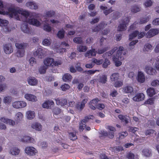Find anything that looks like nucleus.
Here are the masks:
<instances>
[{"instance_id":"1","label":"nucleus","mask_w":159,"mask_h":159,"mask_svg":"<svg viewBox=\"0 0 159 159\" xmlns=\"http://www.w3.org/2000/svg\"><path fill=\"white\" fill-rule=\"evenodd\" d=\"M0 14L8 15L10 17L14 18L17 20H22L36 26L40 25L37 18L38 15L35 13H31L28 10L19 7H8L3 5V2L1 0H0Z\"/></svg>"},{"instance_id":"2","label":"nucleus","mask_w":159,"mask_h":159,"mask_svg":"<svg viewBox=\"0 0 159 159\" xmlns=\"http://www.w3.org/2000/svg\"><path fill=\"white\" fill-rule=\"evenodd\" d=\"M130 20V18L129 17H125L121 20V22L118 26L117 30L122 31L125 30L127 29V26Z\"/></svg>"},{"instance_id":"3","label":"nucleus","mask_w":159,"mask_h":159,"mask_svg":"<svg viewBox=\"0 0 159 159\" xmlns=\"http://www.w3.org/2000/svg\"><path fill=\"white\" fill-rule=\"evenodd\" d=\"M53 59L50 58H47L44 61L45 66H43L40 69V74H44L45 73L47 68V66H53Z\"/></svg>"},{"instance_id":"4","label":"nucleus","mask_w":159,"mask_h":159,"mask_svg":"<svg viewBox=\"0 0 159 159\" xmlns=\"http://www.w3.org/2000/svg\"><path fill=\"white\" fill-rule=\"evenodd\" d=\"M8 21L6 20L0 19V26L2 27V31L7 33L11 31L10 28L8 25Z\"/></svg>"},{"instance_id":"5","label":"nucleus","mask_w":159,"mask_h":159,"mask_svg":"<svg viewBox=\"0 0 159 159\" xmlns=\"http://www.w3.org/2000/svg\"><path fill=\"white\" fill-rule=\"evenodd\" d=\"M12 105L14 108L18 109L25 107L27 103L26 102L23 101H15L12 103Z\"/></svg>"},{"instance_id":"6","label":"nucleus","mask_w":159,"mask_h":159,"mask_svg":"<svg viewBox=\"0 0 159 159\" xmlns=\"http://www.w3.org/2000/svg\"><path fill=\"white\" fill-rule=\"evenodd\" d=\"M25 152L29 156H34L38 153V151L34 147L27 146L25 148Z\"/></svg>"},{"instance_id":"7","label":"nucleus","mask_w":159,"mask_h":159,"mask_svg":"<svg viewBox=\"0 0 159 159\" xmlns=\"http://www.w3.org/2000/svg\"><path fill=\"white\" fill-rule=\"evenodd\" d=\"M3 49L4 53L7 54L11 53L13 51V47L11 43H8L3 45Z\"/></svg>"},{"instance_id":"8","label":"nucleus","mask_w":159,"mask_h":159,"mask_svg":"<svg viewBox=\"0 0 159 159\" xmlns=\"http://www.w3.org/2000/svg\"><path fill=\"white\" fill-rule=\"evenodd\" d=\"M159 33V29H151L146 34V36L147 38H150Z\"/></svg>"},{"instance_id":"9","label":"nucleus","mask_w":159,"mask_h":159,"mask_svg":"<svg viewBox=\"0 0 159 159\" xmlns=\"http://www.w3.org/2000/svg\"><path fill=\"white\" fill-rule=\"evenodd\" d=\"M142 9L140 5L137 4H135L131 6L130 8L131 13L133 14L141 11Z\"/></svg>"},{"instance_id":"10","label":"nucleus","mask_w":159,"mask_h":159,"mask_svg":"<svg viewBox=\"0 0 159 159\" xmlns=\"http://www.w3.org/2000/svg\"><path fill=\"white\" fill-rule=\"evenodd\" d=\"M24 98L27 101L32 102H36L37 101V98L35 96L29 93H26L24 96Z\"/></svg>"},{"instance_id":"11","label":"nucleus","mask_w":159,"mask_h":159,"mask_svg":"<svg viewBox=\"0 0 159 159\" xmlns=\"http://www.w3.org/2000/svg\"><path fill=\"white\" fill-rule=\"evenodd\" d=\"M0 120L2 122L12 126L15 125V121L5 117L1 118Z\"/></svg>"},{"instance_id":"12","label":"nucleus","mask_w":159,"mask_h":159,"mask_svg":"<svg viewBox=\"0 0 159 159\" xmlns=\"http://www.w3.org/2000/svg\"><path fill=\"white\" fill-rule=\"evenodd\" d=\"M20 139L22 142L25 143H33L34 141L33 138L25 135L21 136Z\"/></svg>"},{"instance_id":"13","label":"nucleus","mask_w":159,"mask_h":159,"mask_svg":"<svg viewBox=\"0 0 159 159\" xmlns=\"http://www.w3.org/2000/svg\"><path fill=\"white\" fill-rule=\"evenodd\" d=\"M145 71L150 75H154L157 73L156 70L151 66H146L144 68Z\"/></svg>"},{"instance_id":"14","label":"nucleus","mask_w":159,"mask_h":159,"mask_svg":"<svg viewBox=\"0 0 159 159\" xmlns=\"http://www.w3.org/2000/svg\"><path fill=\"white\" fill-rule=\"evenodd\" d=\"M28 84L31 86H36L38 83L37 80L34 77H29L27 79Z\"/></svg>"},{"instance_id":"15","label":"nucleus","mask_w":159,"mask_h":159,"mask_svg":"<svg viewBox=\"0 0 159 159\" xmlns=\"http://www.w3.org/2000/svg\"><path fill=\"white\" fill-rule=\"evenodd\" d=\"M20 151V150L18 148L13 147L10 148L9 153L12 155L17 156L19 154Z\"/></svg>"},{"instance_id":"16","label":"nucleus","mask_w":159,"mask_h":159,"mask_svg":"<svg viewBox=\"0 0 159 159\" xmlns=\"http://www.w3.org/2000/svg\"><path fill=\"white\" fill-rule=\"evenodd\" d=\"M25 6L31 9H36L38 8L37 4L33 1L27 2L25 4Z\"/></svg>"},{"instance_id":"17","label":"nucleus","mask_w":159,"mask_h":159,"mask_svg":"<svg viewBox=\"0 0 159 159\" xmlns=\"http://www.w3.org/2000/svg\"><path fill=\"white\" fill-rule=\"evenodd\" d=\"M54 102L52 101L48 100L46 101L42 105V107L45 108L51 109L52 107L54 105Z\"/></svg>"},{"instance_id":"18","label":"nucleus","mask_w":159,"mask_h":159,"mask_svg":"<svg viewBox=\"0 0 159 159\" xmlns=\"http://www.w3.org/2000/svg\"><path fill=\"white\" fill-rule=\"evenodd\" d=\"M56 101L57 105H60L61 106H64L66 105L67 103V101L66 98L59 99V98L55 99Z\"/></svg>"},{"instance_id":"19","label":"nucleus","mask_w":159,"mask_h":159,"mask_svg":"<svg viewBox=\"0 0 159 159\" xmlns=\"http://www.w3.org/2000/svg\"><path fill=\"white\" fill-rule=\"evenodd\" d=\"M25 116L27 119L29 120H32L35 116V112L31 110L28 111L26 112Z\"/></svg>"},{"instance_id":"20","label":"nucleus","mask_w":159,"mask_h":159,"mask_svg":"<svg viewBox=\"0 0 159 159\" xmlns=\"http://www.w3.org/2000/svg\"><path fill=\"white\" fill-rule=\"evenodd\" d=\"M144 95L143 93H139L137 94L133 98V99L135 101H141L144 100Z\"/></svg>"},{"instance_id":"21","label":"nucleus","mask_w":159,"mask_h":159,"mask_svg":"<svg viewBox=\"0 0 159 159\" xmlns=\"http://www.w3.org/2000/svg\"><path fill=\"white\" fill-rule=\"evenodd\" d=\"M87 102L86 99H84L81 103L78 102L76 105V108L78 110L81 111L85 106V104Z\"/></svg>"},{"instance_id":"22","label":"nucleus","mask_w":159,"mask_h":159,"mask_svg":"<svg viewBox=\"0 0 159 159\" xmlns=\"http://www.w3.org/2000/svg\"><path fill=\"white\" fill-rule=\"evenodd\" d=\"M15 46L18 49H23L24 50L25 48L27 46V44L25 43H21V42H15Z\"/></svg>"},{"instance_id":"23","label":"nucleus","mask_w":159,"mask_h":159,"mask_svg":"<svg viewBox=\"0 0 159 159\" xmlns=\"http://www.w3.org/2000/svg\"><path fill=\"white\" fill-rule=\"evenodd\" d=\"M118 117L122 122H125V124L129 123L130 120V118L127 116L120 115L118 116Z\"/></svg>"},{"instance_id":"24","label":"nucleus","mask_w":159,"mask_h":159,"mask_svg":"<svg viewBox=\"0 0 159 159\" xmlns=\"http://www.w3.org/2000/svg\"><path fill=\"white\" fill-rule=\"evenodd\" d=\"M111 15L112 19L115 20L119 18L121 16L122 14L120 12L116 11L112 13Z\"/></svg>"},{"instance_id":"25","label":"nucleus","mask_w":159,"mask_h":159,"mask_svg":"<svg viewBox=\"0 0 159 159\" xmlns=\"http://www.w3.org/2000/svg\"><path fill=\"white\" fill-rule=\"evenodd\" d=\"M21 29L23 32L26 33H29L30 30V29L28 26L27 23L22 25Z\"/></svg>"},{"instance_id":"26","label":"nucleus","mask_w":159,"mask_h":159,"mask_svg":"<svg viewBox=\"0 0 159 159\" xmlns=\"http://www.w3.org/2000/svg\"><path fill=\"white\" fill-rule=\"evenodd\" d=\"M145 80V78L143 73L142 72H139L138 75V81L141 83H143Z\"/></svg>"},{"instance_id":"27","label":"nucleus","mask_w":159,"mask_h":159,"mask_svg":"<svg viewBox=\"0 0 159 159\" xmlns=\"http://www.w3.org/2000/svg\"><path fill=\"white\" fill-rule=\"evenodd\" d=\"M142 153L144 156L147 157H149L152 155L151 150L147 148H144L142 150Z\"/></svg>"},{"instance_id":"28","label":"nucleus","mask_w":159,"mask_h":159,"mask_svg":"<svg viewBox=\"0 0 159 159\" xmlns=\"http://www.w3.org/2000/svg\"><path fill=\"white\" fill-rule=\"evenodd\" d=\"M94 118V116L92 115H89L86 116L84 117V119L82 120L80 124L85 125V124H84V123H86L89 121V120L93 119Z\"/></svg>"},{"instance_id":"29","label":"nucleus","mask_w":159,"mask_h":159,"mask_svg":"<svg viewBox=\"0 0 159 159\" xmlns=\"http://www.w3.org/2000/svg\"><path fill=\"white\" fill-rule=\"evenodd\" d=\"M96 52L95 50L94 49H93L92 50H90L87 52L85 54V56L86 57H88L89 58H90L91 56H95Z\"/></svg>"},{"instance_id":"30","label":"nucleus","mask_w":159,"mask_h":159,"mask_svg":"<svg viewBox=\"0 0 159 159\" xmlns=\"http://www.w3.org/2000/svg\"><path fill=\"white\" fill-rule=\"evenodd\" d=\"M124 48L122 47H120L119 48V50L117 52V54L116 57H118V59L120 60H123L124 59V57H121V55L122 56V51L123 50Z\"/></svg>"},{"instance_id":"31","label":"nucleus","mask_w":159,"mask_h":159,"mask_svg":"<svg viewBox=\"0 0 159 159\" xmlns=\"http://www.w3.org/2000/svg\"><path fill=\"white\" fill-rule=\"evenodd\" d=\"M12 101V97L9 95L4 96L3 98V102L6 104H8Z\"/></svg>"},{"instance_id":"32","label":"nucleus","mask_w":159,"mask_h":159,"mask_svg":"<svg viewBox=\"0 0 159 159\" xmlns=\"http://www.w3.org/2000/svg\"><path fill=\"white\" fill-rule=\"evenodd\" d=\"M123 92L126 93H131L133 92V88L129 85H127L123 89Z\"/></svg>"},{"instance_id":"33","label":"nucleus","mask_w":159,"mask_h":159,"mask_svg":"<svg viewBox=\"0 0 159 159\" xmlns=\"http://www.w3.org/2000/svg\"><path fill=\"white\" fill-rule=\"evenodd\" d=\"M72 79V76L68 73H66L62 77V79L64 82L70 81Z\"/></svg>"},{"instance_id":"34","label":"nucleus","mask_w":159,"mask_h":159,"mask_svg":"<svg viewBox=\"0 0 159 159\" xmlns=\"http://www.w3.org/2000/svg\"><path fill=\"white\" fill-rule=\"evenodd\" d=\"M23 117V114L20 112H18L15 115V120L16 121L19 122L21 121Z\"/></svg>"},{"instance_id":"35","label":"nucleus","mask_w":159,"mask_h":159,"mask_svg":"<svg viewBox=\"0 0 159 159\" xmlns=\"http://www.w3.org/2000/svg\"><path fill=\"white\" fill-rule=\"evenodd\" d=\"M65 32V31L63 29H62L58 31L57 35L59 39H62L64 37Z\"/></svg>"},{"instance_id":"36","label":"nucleus","mask_w":159,"mask_h":159,"mask_svg":"<svg viewBox=\"0 0 159 159\" xmlns=\"http://www.w3.org/2000/svg\"><path fill=\"white\" fill-rule=\"evenodd\" d=\"M24 50L18 49L15 54V55L18 57H21L24 56Z\"/></svg>"},{"instance_id":"37","label":"nucleus","mask_w":159,"mask_h":159,"mask_svg":"<svg viewBox=\"0 0 159 159\" xmlns=\"http://www.w3.org/2000/svg\"><path fill=\"white\" fill-rule=\"evenodd\" d=\"M117 57L118 58L115 56L113 57V60L115 63V65L116 66L118 67L121 65L122 63L120 61H119L120 60V59H118V57Z\"/></svg>"},{"instance_id":"38","label":"nucleus","mask_w":159,"mask_h":159,"mask_svg":"<svg viewBox=\"0 0 159 159\" xmlns=\"http://www.w3.org/2000/svg\"><path fill=\"white\" fill-rule=\"evenodd\" d=\"M119 77V74L118 73H113L110 76L111 81H114L118 80Z\"/></svg>"},{"instance_id":"39","label":"nucleus","mask_w":159,"mask_h":159,"mask_svg":"<svg viewBox=\"0 0 159 159\" xmlns=\"http://www.w3.org/2000/svg\"><path fill=\"white\" fill-rule=\"evenodd\" d=\"M150 19L149 16H145L144 17H142L140 18L139 23L143 24L149 21Z\"/></svg>"},{"instance_id":"40","label":"nucleus","mask_w":159,"mask_h":159,"mask_svg":"<svg viewBox=\"0 0 159 159\" xmlns=\"http://www.w3.org/2000/svg\"><path fill=\"white\" fill-rule=\"evenodd\" d=\"M148 95L150 97H152L155 94V90L153 88H150L148 89L147 91Z\"/></svg>"},{"instance_id":"41","label":"nucleus","mask_w":159,"mask_h":159,"mask_svg":"<svg viewBox=\"0 0 159 159\" xmlns=\"http://www.w3.org/2000/svg\"><path fill=\"white\" fill-rule=\"evenodd\" d=\"M7 89V86L5 83L0 84V93L4 92Z\"/></svg>"},{"instance_id":"42","label":"nucleus","mask_w":159,"mask_h":159,"mask_svg":"<svg viewBox=\"0 0 159 159\" xmlns=\"http://www.w3.org/2000/svg\"><path fill=\"white\" fill-rule=\"evenodd\" d=\"M77 50L80 52H85L87 49V47L86 46L79 45L77 46Z\"/></svg>"},{"instance_id":"43","label":"nucleus","mask_w":159,"mask_h":159,"mask_svg":"<svg viewBox=\"0 0 159 159\" xmlns=\"http://www.w3.org/2000/svg\"><path fill=\"white\" fill-rule=\"evenodd\" d=\"M43 44L44 46H48L51 43V40L49 38L44 39L43 41Z\"/></svg>"},{"instance_id":"44","label":"nucleus","mask_w":159,"mask_h":159,"mask_svg":"<svg viewBox=\"0 0 159 159\" xmlns=\"http://www.w3.org/2000/svg\"><path fill=\"white\" fill-rule=\"evenodd\" d=\"M107 81V77L106 75H103L100 77L99 82L103 84H105Z\"/></svg>"},{"instance_id":"45","label":"nucleus","mask_w":159,"mask_h":159,"mask_svg":"<svg viewBox=\"0 0 159 159\" xmlns=\"http://www.w3.org/2000/svg\"><path fill=\"white\" fill-rule=\"evenodd\" d=\"M31 127L36 130L39 131V123L38 122H34L31 126Z\"/></svg>"},{"instance_id":"46","label":"nucleus","mask_w":159,"mask_h":159,"mask_svg":"<svg viewBox=\"0 0 159 159\" xmlns=\"http://www.w3.org/2000/svg\"><path fill=\"white\" fill-rule=\"evenodd\" d=\"M109 49V48L108 46L105 47L102 49H99L97 53L99 54H102L108 50Z\"/></svg>"},{"instance_id":"47","label":"nucleus","mask_w":159,"mask_h":159,"mask_svg":"<svg viewBox=\"0 0 159 159\" xmlns=\"http://www.w3.org/2000/svg\"><path fill=\"white\" fill-rule=\"evenodd\" d=\"M139 34V32L137 31L134 32L133 33L129 35V40H132L134 38L136 37Z\"/></svg>"},{"instance_id":"48","label":"nucleus","mask_w":159,"mask_h":159,"mask_svg":"<svg viewBox=\"0 0 159 159\" xmlns=\"http://www.w3.org/2000/svg\"><path fill=\"white\" fill-rule=\"evenodd\" d=\"M152 46L150 44H147L145 45L143 48V51L144 52H148L150 50H152Z\"/></svg>"},{"instance_id":"49","label":"nucleus","mask_w":159,"mask_h":159,"mask_svg":"<svg viewBox=\"0 0 159 159\" xmlns=\"http://www.w3.org/2000/svg\"><path fill=\"white\" fill-rule=\"evenodd\" d=\"M110 64V62L109 60L107 58H105L102 64V67L104 68H106Z\"/></svg>"},{"instance_id":"50","label":"nucleus","mask_w":159,"mask_h":159,"mask_svg":"<svg viewBox=\"0 0 159 159\" xmlns=\"http://www.w3.org/2000/svg\"><path fill=\"white\" fill-rule=\"evenodd\" d=\"M73 41L77 44H81L83 43L82 38L80 37L75 38L73 39Z\"/></svg>"},{"instance_id":"51","label":"nucleus","mask_w":159,"mask_h":159,"mask_svg":"<svg viewBox=\"0 0 159 159\" xmlns=\"http://www.w3.org/2000/svg\"><path fill=\"white\" fill-rule=\"evenodd\" d=\"M43 29L48 32L51 31V27L48 24H44L43 27Z\"/></svg>"},{"instance_id":"52","label":"nucleus","mask_w":159,"mask_h":159,"mask_svg":"<svg viewBox=\"0 0 159 159\" xmlns=\"http://www.w3.org/2000/svg\"><path fill=\"white\" fill-rule=\"evenodd\" d=\"M103 62V60H98L94 58L92 62L96 63L98 65H100L102 64Z\"/></svg>"},{"instance_id":"53","label":"nucleus","mask_w":159,"mask_h":159,"mask_svg":"<svg viewBox=\"0 0 159 159\" xmlns=\"http://www.w3.org/2000/svg\"><path fill=\"white\" fill-rule=\"evenodd\" d=\"M154 99L153 98H150L145 101L144 103L145 104H153L154 103Z\"/></svg>"},{"instance_id":"54","label":"nucleus","mask_w":159,"mask_h":159,"mask_svg":"<svg viewBox=\"0 0 159 159\" xmlns=\"http://www.w3.org/2000/svg\"><path fill=\"white\" fill-rule=\"evenodd\" d=\"M52 112L55 114L57 115L61 113V109L58 107H56L52 109Z\"/></svg>"},{"instance_id":"55","label":"nucleus","mask_w":159,"mask_h":159,"mask_svg":"<svg viewBox=\"0 0 159 159\" xmlns=\"http://www.w3.org/2000/svg\"><path fill=\"white\" fill-rule=\"evenodd\" d=\"M70 88V86L68 84H65L61 87V89L63 91H66V90L69 89Z\"/></svg>"},{"instance_id":"56","label":"nucleus","mask_w":159,"mask_h":159,"mask_svg":"<svg viewBox=\"0 0 159 159\" xmlns=\"http://www.w3.org/2000/svg\"><path fill=\"white\" fill-rule=\"evenodd\" d=\"M97 71H99V70H90L88 71H83L82 72L83 73H86L88 74L92 75L94 74Z\"/></svg>"},{"instance_id":"57","label":"nucleus","mask_w":159,"mask_h":159,"mask_svg":"<svg viewBox=\"0 0 159 159\" xmlns=\"http://www.w3.org/2000/svg\"><path fill=\"white\" fill-rule=\"evenodd\" d=\"M39 47L37 49H35V50L34 52V56L37 57L38 58H39L40 55V50Z\"/></svg>"},{"instance_id":"58","label":"nucleus","mask_w":159,"mask_h":159,"mask_svg":"<svg viewBox=\"0 0 159 159\" xmlns=\"http://www.w3.org/2000/svg\"><path fill=\"white\" fill-rule=\"evenodd\" d=\"M138 42L136 41H133L130 42L129 44V49L130 50H132L134 48V45Z\"/></svg>"},{"instance_id":"59","label":"nucleus","mask_w":159,"mask_h":159,"mask_svg":"<svg viewBox=\"0 0 159 159\" xmlns=\"http://www.w3.org/2000/svg\"><path fill=\"white\" fill-rule=\"evenodd\" d=\"M29 62L30 65L32 66H33L36 63V61L35 58L33 57H31L29 59Z\"/></svg>"},{"instance_id":"60","label":"nucleus","mask_w":159,"mask_h":159,"mask_svg":"<svg viewBox=\"0 0 159 159\" xmlns=\"http://www.w3.org/2000/svg\"><path fill=\"white\" fill-rule=\"evenodd\" d=\"M152 4V2L151 0H146L144 3V5L146 7L151 6Z\"/></svg>"},{"instance_id":"61","label":"nucleus","mask_w":159,"mask_h":159,"mask_svg":"<svg viewBox=\"0 0 159 159\" xmlns=\"http://www.w3.org/2000/svg\"><path fill=\"white\" fill-rule=\"evenodd\" d=\"M76 70L79 72L84 71L83 68L81 67L80 63H77L75 65Z\"/></svg>"},{"instance_id":"62","label":"nucleus","mask_w":159,"mask_h":159,"mask_svg":"<svg viewBox=\"0 0 159 159\" xmlns=\"http://www.w3.org/2000/svg\"><path fill=\"white\" fill-rule=\"evenodd\" d=\"M126 157L128 159H134V155L131 152H129L127 153Z\"/></svg>"},{"instance_id":"63","label":"nucleus","mask_w":159,"mask_h":159,"mask_svg":"<svg viewBox=\"0 0 159 159\" xmlns=\"http://www.w3.org/2000/svg\"><path fill=\"white\" fill-rule=\"evenodd\" d=\"M54 12L53 11H49L46 12V16L47 17H51L54 15Z\"/></svg>"},{"instance_id":"64","label":"nucleus","mask_w":159,"mask_h":159,"mask_svg":"<svg viewBox=\"0 0 159 159\" xmlns=\"http://www.w3.org/2000/svg\"><path fill=\"white\" fill-rule=\"evenodd\" d=\"M112 54L111 51H109L103 54L102 57L104 58H107L108 57L111 56Z\"/></svg>"}]
</instances>
